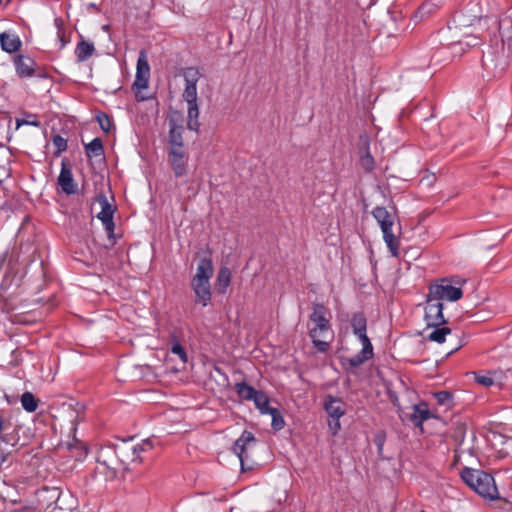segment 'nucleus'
Masks as SVG:
<instances>
[{
  "label": "nucleus",
  "instance_id": "obj_16",
  "mask_svg": "<svg viewBox=\"0 0 512 512\" xmlns=\"http://www.w3.org/2000/svg\"><path fill=\"white\" fill-rule=\"evenodd\" d=\"M61 166L58 184L67 195L74 194L76 192V184L73 179L70 164L66 160H63Z\"/></svg>",
  "mask_w": 512,
  "mask_h": 512
},
{
  "label": "nucleus",
  "instance_id": "obj_10",
  "mask_svg": "<svg viewBox=\"0 0 512 512\" xmlns=\"http://www.w3.org/2000/svg\"><path fill=\"white\" fill-rule=\"evenodd\" d=\"M425 311V322L427 327L442 326L447 323L443 315V304L439 300H432L430 295H427Z\"/></svg>",
  "mask_w": 512,
  "mask_h": 512
},
{
  "label": "nucleus",
  "instance_id": "obj_42",
  "mask_svg": "<svg viewBox=\"0 0 512 512\" xmlns=\"http://www.w3.org/2000/svg\"><path fill=\"white\" fill-rule=\"evenodd\" d=\"M362 167L367 171L370 172L374 168V158L370 154L369 151H367L360 159Z\"/></svg>",
  "mask_w": 512,
  "mask_h": 512
},
{
  "label": "nucleus",
  "instance_id": "obj_44",
  "mask_svg": "<svg viewBox=\"0 0 512 512\" xmlns=\"http://www.w3.org/2000/svg\"><path fill=\"white\" fill-rule=\"evenodd\" d=\"M373 441H374V444L377 447L378 455L382 456L383 447H384V443H385V434L383 432H378L374 436V440Z\"/></svg>",
  "mask_w": 512,
  "mask_h": 512
},
{
  "label": "nucleus",
  "instance_id": "obj_43",
  "mask_svg": "<svg viewBox=\"0 0 512 512\" xmlns=\"http://www.w3.org/2000/svg\"><path fill=\"white\" fill-rule=\"evenodd\" d=\"M131 447H137V454L135 455L136 461L141 462L140 453L152 448L151 441L149 439L144 440L141 444L131 445Z\"/></svg>",
  "mask_w": 512,
  "mask_h": 512
},
{
  "label": "nucleus",
  "instance_id": "obj_4",
  "mask_svg": "<svg viewBox=\"0 0 512 512\" xmlns=\"http://www.w3.org/2000/svg\"><path fill=\"white\" fill-rule=\"evenodd\" d=\"M372 215L381 228L383 239L389 249V252L393 257H398L400 241L392 232V227L395 223V216L382 206H376L372 211Z\"/></svg>",
  "mask_w": 512,
  "mask_h": 512
},
{
  "label": "nucleus",
  "instance_id": "obj_30",
  "mask_svg": "<svg viewBox=\"0 0 512 512\" xmlns=\"http://www.w3.org/2000/svg\"><path fill=\"white\" fill-rule=\"evenodd\" d=\"M85 153L88 158L103 157L104 147L100 138H94L90 143L85 145Z\"/></svg>",
  "mask_w": 512,
  "mask_h": 512
},
{
  "label": "nucleus",
  "instance_id": "obj_2",
  "mask_svg": "<svg viewBox=\"0 0 512 512\" xmlns=\"http://www.w3.org/2000/svg\"><path fill=\"white\" fill-rule=\"evenodd\" d=\"M461 479L472 490L484 498L495 500L499 493L495 480L491 474L469 467H464L460 472Z\"/></svg>",
  "mask_w": 512,
  "mask_h": 512
},
{
  "label": "nucleus",
  "instance_id": "obj_52",
  "mask_svg": "<svg viewBox=\"0 0 512 512\" xmlns=\"http://www.w3.org/2000/svg\"><path fill=\"white\" fill-rule=\"evenodd\" d=\"M459 348H461V345H458V347H455V348L453 349V352H454V351H456V350H458Z\"/></svg>",
  "mask_w": 512,
  "mask_h": 512
},
{
  "label": "nucleus",
  "instance_id": "obj_11",
  "mask_svg": "<svg viewBox=\"0 0 512 512\" xmlns=\"http://www.w3.org/2000/svg\"><path fill=\"white\" fill-rule=\"evenodd\" d=\"M200 78V73L197 68L188 67L184 72L185 89L182 97L187 104L197 102V82Z\"/></svg>",
  "mask_w": 512,
  "mask_h": 512
},
{
  "label": "nucleus",
  "instance_id": "obj_7",
  "mask_svg": "<svg viewBox=\"0 0 512 512\" xmlns=\"http://www.w3.org/2000/svg\"><path fill=\"white\" fill-rule=\"evenodd\" d=\"M96 201L101 207V211L96 215V217L102 222L107 232L108 239L113 245L115 243V224L113 221V216L116 210V206L109 202L107 196L103 192L97 194Z\"/></svg>",
  "mask_w": 512,
  "mask_h": 512
},
{
  "label": "nucleus",
  "instance_id": "obj_14",
  "mask_svg": "<svg viewBox=\"0 0 512 512\" xmlns=\"http://www.w3.org/2000/svg\"><path fill=\"white\" fill-rule=\"evenodd\" d=\"M494 24L498 25V33L500 38L499 46L507 48V51L512 54V17L504 15Z\"/></svg>",
  "mask_w": 512,
  "mask_h": 512
},
{
  "label": "nucleus",
  "instance_id": "obj_20",
  "mask_svg": "<svg viewBox=\"0 0 512 512\" xmlns=\"http://www.w3.org/2000/svg\"><path fill=\"white\" fill-rule=\"evenodd\" d=\"M183 126L174 119L169 120L168 143L170 149H184Z\"/></svg>",
  "mask_w": 512,
  "mask_h": 512
},
{
  "label": "nucleus",
  "instance_id": "obj_17",
  "mask_svg": "<svg viewBox=\"0 0 512 512\" xmlns=\"http://www.w3.org/2000/svg\"><path fill=\"white\" fill-rule=\"evenodd\" d=\"M490 19L466 15L463 11L456 12L452 18L455 29L467 28L478 25L480 28L488 23Z\"/></svg>",
  "mask_w": 512,
  "mask_h": 512
},
{
  "label": "nucleus",
  "instance_id": "obj_54",
  "mask_svg": "<svg viewBox=\"0 0 512 512\" xmlns=\"http://www.w3.org/2000/svg\"><path fill=\"white\" fill-rule=\"evenodd\" d=\"M5 398L8 400V402L10 403V400H9V397L8 395H5Z\"/></svg>",
  "mask_w": 512,
  "mask_h": 512
},
{
  "label": "nucleus",
  "instance_id": "obj_50",
  "mask_svg": "<svg viewBox=\"0 0 512 512\" xmlns=\"http://www.w3.org/2000/svg\"><path fill=\"white\" fill-rule=\"evenodd\" d=\"M466 282V279H458L455 281L456 284H464Z\"/></svg>",
  "mask_w": 512,
  "mask_h": 512
},
{
  "label": "nucleus",
  "instance_id": "obj_45",
  "mask_svg": "<svg viewBox=\"0 0 512 512\" xmlns=\"http://www.w3.org/2000/svg\"><path fill=\"white\" fill-rule=\"evenodd\" d=\"M465 37L467 38L466 41L458 40L457 42H454L453 44H459V45L465 44L467 47H473L478 44L476 41L477 40L476 37L471 38V36L469 34H465Z\"/></svg>",
  "mask_w": 512,
  "mask_h": 512
},
{
  "label": "nucleus",
  "instance_id": "obj_5",
  "mask_svg": "<svg viewBox=\"0 0 512 512\" xmlns=\"http://www.w3.org/2000/svg\"><path fill=\"white\" fill-rule=\"evenodd\" d=\"M97 470L106 475L107 479L113 480L120 471L119 460L112 445L101 447L97 454Z\"/></svg>",
  "mask_w": 512,
  "mask_h": 512
},
{
  "label": "nucleus",
  "instance_id": "obj_34",
  "mask_svg": "<svg viewBox=\"0 0 512 512\" xmlns=\"http://www.w3.org/2000/svg\"><path fill=\"white\" fill-rule=\"evenodd\" d=\"M21 404L27 412H34L38 407V401L31 392H25L21 395Z\"/></svg>",
  "mask_w": 512,
  "mask_h": 512
},
{
  "label": "nucleus",
  "instance_id": "obj_53",
  "mask_svg": "<svg viewBox=\"0 0 512 512\" xmlns=\"http://www.w3.org/2000/svg\"><path fill=\"white\" fill-rule=\"evenodd\" d=\"M103 29H104V30H108V29H109V26H108V25H105V26H103Z\"/></svg>",
  "mask_w": 512,
  "mask_h": 512
},
{
  "label": "nucleus",
  "instance_id": "obj_36",
  "mask_svg": "<svg viewBox=\"0 0 512 512\" xmlns=\"http://www.w3.org/2000/svg\"><path fill=\"white\" fill-rule=\"evenodd\" d=\"M434 398L437 403L442 406L450 407L452 404L453 396L449 391H439L434 393Z\"/></svg>",
  "mask_w": 512,
  "mask_h": 512
},
{
  "label": "nucleus",
  "instance_id": "obj_39",
  "mask_svg": "<svg viewBox=\"0 0 512 512\" xmlns=\"http://www.w3.org/2000/svg\"><path fill=\"white\" fill-rule=\"evenodd\" d=\"M434 10V5L431 3H423L415 13V18L422 20L429 16Z\"/></svg>",
  "mask_w": 512,
  "mask_h": 512
},
{
  "label": "nucleus",
  "instance_id": "obj_51",
  "mask_svg": "<svg viewBox=\"0 0 512 512\" xmlns=\"http://www.w3.org/2000/svg\"><path fill=\"white\" fill-rule=\"evenodd\" d=\"M459 348H461V345H458V347H455V348L453 349V352H454V351H456V350H458Z\"/></svg>",
  "mask_w": 512,
  "mask_h": 512
},
{
  "label": "nucleus",
  "instance_id": "obj_9",
  "mask_svg": "<svg viewBox=\"0 0 512 512\" xmlns=\"http://www.w3.org/2000/svg\"><path fill=\"white\" fill-rule=\"evenodd\" d=\"M256 445V438L252 432L244 430L241 436L234 442L232 450L239 458L241 467L244 470L246 463H251L249 451Z\"/></svg>",
  "mask_w": 512,
  "mask_h": 512
},
{
  "label": "nucleus",
  "instance_id": "obj_37",
  "mask_svg": "<svg viewBox=\"0 0 512 512\" xmlns=\"http://www.w3.org/2000/svg\"><path fill=\"white\" fill-rule=\"evenodd\" d=\"M52 143L56 147V150L54 152L55 156H59L62 152L66 151L67 149V140L63 138L61 135H54L52 137Z\"/></svg>",
  "mask_w": 512,
  "mask_h": 512
},
{
  "label": "nucleus",
  "instance_id": "obj_22",
  "mask_svg": "<svg viewBox=\"0 0 512 512\" xmlns=\"http://www.w3.org/2000/svg\"><path fill=\"white\" fill-rule=\"evenodd\" d=\"M14 64L16 73L19 77L25 78L34 75L36 63L32 58L23 55H17L14 58Z\"/></svg>",
  "mask_w": 512,
  "mask_h": 512
},
{
  "label": "nucleus",
  "instance_id": "obj_48",
  "mask_svg": "<svg viewBox=\"0 0 512 512\" xmlns=\"http://www.w3.org/2000/svg\"><path fill=\"white\" fill-rule=\"evenodd\" d=\"M331 428L334 430V433L340 428V422L339 420H334L333 426L330 424Z\"/></svg>",
  "mask_w": 512,
  "mask_h": 512
},
{
  "label": "nucleus",
  "instance_id": "obj_31",
  "mask_svg": "<svg viewBox=\"0 0 512 512\" xmlns=\"http://www.w3.org/2000/svg\"><path fill=\"white\" fill-rule=\"evenodd\" d=\"M234 388L239 398L245 401L252 400L258 391L254 387L248 385L246 382L236 383Z\"/></svg>",
  "mask_w": 512,
  "mask_h": 512
},
{
  "label": "nucleus",
  "instance_id": "obj_18",
  "mask_svg": "<svg viewBox=\"0 0 512 512\" xmlns=\"http://www.w3.org/2000/svg\"><path fill=\"white\" fill-rule=\"evenodd\" d=\"M14 431L15 426L12 424L11 418L6 417L0 411V442H3L5 445L14 446L17 442Z\"/></svg>",
  "mask_w": 512,
  "mask_h": 512
},
{
  "label": "nucleus",
  "instance_id": "obj_15",
  "mask_svg": "<svg viewBox=\"0 0 512 512\" xmlns=\"http://www.w3.org/2000/svg\"><path fill=\"white\" fill-rule=\"evenodd\" d=\"M191 288L195 294V303L201 304L206 307L212 297L210 281H196L191 280Z\"/></svg>",
  "mask_w": 512,
  "mask_h": 512
},
{
  "label": "nucleus",
  "instance_id": "obj_3",
  "mask_svg": "<svg viewBox=\"0 0 512 512\" xmlns=\"http://www.w3.org/2000/svg\"><path fill=\"white\" fill-rule=\"evenodd\" d=\"M511 55L507 48L499 46L498 41L494 45H489L482 55V68L486 73L483 74V77L495 78L502 76L509 66Z\"/></svg>",
  "mask_w": 512,
  "mask_h": 512
},
{
  "label": "nucleus",
  "instance_id": "obj_32",
  "mask_svg": "<svg viewBox=\"0 0 512 512\" xmlns=\"http://www.w3.org/2000/svg\"><path fill=\"white\" fill-rule=\"evenodd\" d=\"M252 401L261 414H266L272 407L269 406V397L261 390H258Z\"/></svg>",
  "mask_w": 512,
  "mask_h": 512
},
{
  "label": "nucleus",
  "instance_id": "obj_41",
  "mask_svg": "<svg viewBox=\"0 0 512 512\" xmlns=\"http://www.w3.org/2000/svg\"><path fill=\"white\" fill-rule=\"evenodd\" d=\"M171 352L177 355L183 363L187 362V353L184 347L178 341H175L172 344Z\"/></svg>",
  "mask_w": 512,
  "mask_h": 512
},
{
  "label": "nucleus",
  "instance_id": "obj_28",
  "mask_svg": "<svg viewBox=\"0 0 512 512\" xmlns=\"http://www.w3.org/2000/svg\"><path fill=\"white\" fill-rule=\"evenodd\" d=\"M231 282V271L228 267H221L218 271L215 289L218 294L224 295Z\"/></svg>",
  "mask_w": 512,
  "mask_h": 512
},
{
  "label": "nucleus",
  "instance_id": "obj_6",
  "mask_svg": "<svg viewBox=\"0 0 512 512\" xmlns=\"http://www.w3.org/2000/svg\"><path fill=\"white\" fill-rule=\"evenodd\" d=\"M149 79L150 65L148 63L147 52L145 50H140L137 59L135 80L133 83V88L138 90L135 94L137 101H145L147 99L146 96L140 94V91L148 87Z\"/></svg>",
  "mask_w": 512,
  "mask_h": 512
},
{
  "label": "nucleus",
  "instance_id": "obj_24",
  "mask_svg": "<svg viewBox=\"0 0 512 512\" xmlns=\"http://www.w3.org/2000/svg\"><path fill=\"white\" fill-rule=\"evenodd\" d=\"M412 410L413 411L409 415V419L416 427H422L424 421L433 417V415L427 408V404L424 402L417 405H413Z\"/></svg>",
  "mask_w": 512,
  "mask_h": 512
},
{
  "label": "nucleus",
  "instance_id": "obj_27",
  "mask_svg": "<svg viewBox=\"0 0 512 512\" xmlns=\"http://www.w3.org/2000/svg\"><path fill=\"white\" fill-rule=\"evenodd\" d=\"M94 53V44L81 38V40L77 43L75 48L77 62H84L88 60Z\"/></svg>",
  "mask_w": 512,
  "mask_h": 512
},
{
  "label": "nucleus",
  "instance_id": "obj_25",
  "mask_svg": "<svg viewBox=\"0 0 512 512\" xmlns=\"http://www.w3.org/2000/svg\"><path fill=\"white\" fill-rule=\"evenodd\" d=\"M330 330H317V327L310 329L309 336L318 352L326 353L330 348L329 341L322 340L329 334Z\"/></svg>",
  "mask_w": 512,
  "mask_h": 512
},
{
  "label": "nucleus",
  "instance_id": "obj_29",
  "mask_svg": "<svg viewBox=\"0 0 512 512\" xmlns=\"http://www.w3.org/2000/svg\"><path fill=\"white\" fill-rule=\"evenodd\" d=\"M188 110H187V128L191 131L198 132L200 123L198 121L199 117V107L197 102L187 104Z\"/></svg>",
  "mask_w": 512,
  "mask_h": 512
},
{
  "label": "nucleus",
  "instance_id": "obj_23",
  "mask_svg": "<svg viewBox=\"0 0 512 512\" xmlns=\"http://www.w3.org/2000/svg\"><path fill=\"white\" fill-rule=\"evenodd\" d=\"M213 264L210 256H203L199 259L197 264L196 274L192 280L196 281H210L213 276Z\"/></svg>",
  "mask_w": 512,
  "mask_h": 512
},
{
  "label": "nucleus",
  "instance_id": "obj_40",
  "mask_svg": "<svg viewBox=\"0 0 512 512\" xmlns=\"http://www.w3.org/2000/svg\"><path fill=\"white\" fill-rule=\"evenodd\" d=\"M474 379L476 381V383L484 386V387H490L494 384V380L493 378L490 376V372H488L487 374H478V373H474Z\"/></svg>",
  "mask_w": 512,
  "mask_h": 512
},
{
  "label": "nucleus",
  "instance_id": "obj_33",
  "mask_svg": "<svg viewBox=\"0 0 512 512\" xmlns=\"http://www.w3.org/2000/svg\"><path fill=\"white\" fill-rule=\"evenodd\" d=\"M434 330L427 336L430 341H434L437 343H443L447 335L451 334V329L445 326H436L433 327Z\"/></svg>",
  "mask_w": 512,
  "mask_h": 512
},
{
  "label": "nucleus",
  "instance_id": "obj_13",
  "mask_svg": "<svg viewBox=\"0 0 512 512\" xmlns=\"http://www.w3.org/2000/svg\"><path fill=\"white\" fill-rule=\"evenodd\" d=\"M113 447L119 460L120 470H126L129 462L136 461L137 447H131L129 441L122 440L120 443L113 444Z\"/></svg>",
  "mask_w": 512,
  "mask_h": 512
},
{
  "label": "nucleus",
  "instance_id": "obj_19",
  "mask_svg": "<svg viewBox=\"0 0 512 512\" xmlns=\"http://www.w3.org/2000/svg\"><path fill=\"white\" fill-rule=\"evenodd\" d=\"M327 308L321 303H314L310 320L315 323L317 330H330V321L327 318Z\"/></svg>",
  "mask_w": 512,
  "mask_h": 512
},
{
  "label": "nucleus",
  "instance_id": "obj_47",
  "mask_svg": "<svg viewBox=\"0 0 512 512\" xmlns=\"http://www.w3.org/2000/svg\"><path fill=\"white\" fill-rule=\"evenodd\" d=\"M22 124H30V125H33V126H39L40 123L38 121H25V120H22V121H17V126L19 127L20 125Z\"/></svg>",
  "mask_w": 512,
  "mask_h": 512
},
{
  "label": "nucleus",
  "instance_id": "obj_12",
  "mask_svg": "<svg viewBox=\"0 0 512 512\" xmlns=\"http://www.w3.org/2000/svg\"><path fill=\"white\" fill-rule=\"evenodd\" d=\"M188 154L185 149H169L168 162L176 177H182L187 173Z\"/></svg>",
  "mask_w": 512,
  "mask_h": 512
},
{
  "label": "nucleus",
  "instance_id": "obj_21",
  "mask_svg": "<svg viewBox=\"0 0 512 512\" xmlns=\"http://www.w3.org/2000/svg\"><path fill=\"white\" fill-rule=\"evenodd\" d=\"M327 414L334 420H339L345 414V404L341 398L328 395L324 401Z\"/></svg>",
  "mask_w": 512,
  "mask_h": 512
},
{
  "label": "nucleus",
  "instance_id": "obj_8",
  "mask_svg": "<svg viewBox=\"0 0 512 512\" xmlns=\"http://www.w3.org/2000/svg\"><path fill=\"white\" fill-rule=\"evenodd\" d=\"M428 294L432 300L457 301L462 298L463 291L449 284L447 279H442L440 283L430 285Z\"/></svg>",
  "mask_w": 512,
  "mask_h": 512
},
{
  "label": "nucleus",
  "instance_id": "obj_49",
  "mask_svg": "<svg viewBox=\"0 0 512 512\" xmlns=\"http://www.w3.org/2000/svg\"><path fill=\"white\" fill-rule=\"evenodd\" d=\"M61 41V48H63L66 43H67V40L65 39V35L63 37H58Z\"/></svg>",
  "mask_w": 512,
  "mask_h": 512
},
{
  "label": "nucleus",
  "instance_id": "obj_1",
  "mask_svg": "<svg viewBox=\"0 0 512 512\" xmlns=\"http://www.w3.org/2000/svg\"><path fill=\"white\" fill-rule=\"evenodd\" d=\"M349 322L353 334L362 344V349L356 355L345 358L344 362L351 368H357L373 357V345L367 335V317L363 312L353 313Z\"/></svg>",
  "mask_w": 512,
  "mask_h": 512
},
{
  "label": "nucleus",
  "instance_id": "obj_26",
  "mask_svg": "<svg viewBox=\"0 0 512 512\" xmlns=\"http://www.w3.org/2000/svg\"><path fill=\"white\" fill-rule=\"evenodd\" d=\"M0 44L5 52L14 53L21 48L22 42L16 34L3 32L0 34Z\"/></svg>",
  "mask_w": 512,
  "mask_h": 512
},
{
  "label": "nucleus",
  "instance_id": "obj_38",
  "mask_svg": "<svg viewBox=\"0 0 512 512\" xmlns=\"http://www.w3.org/2000/svg\"><path fill=\"white\" fill-rule=\"evenodd\" d=\"M96 120L99 123L100 128L105 132L108 133L111 129L112 123L111 119L106 113L100 112L96 116Z\"/></svg>",
  "mask_w": 512,
  "mask_h": 512
},
{
  "label": "nucleus",
  "instance_id": "obj_46",
  "mask_svg": "<svg viewBox=\"0 0 512 512\" xmlns=\"http://www.w3.org/2000/svg\"><path fill=\"white\" fill-rule=\"evenodd\" d=\"M55 25L57 27V36L63 37L64 36V28H63V21L60 18L55 19Z\"/></svg>",
  "mask_w": 512,
  "mask_h": 512
},
{
  "label": "nucleus",
  "instance_id": "obj_35",
  "mask_svg": "<svg viewBox=\"0 0 512 512\" xmlns=\"http://www.w3.org/2000/svg\"><path fill=\"white\" fill-rule=\"evenodd\" d=\"M266 414H270L272 417L271 426L275 431L281 430L285 426L284 418L277 408H271Z\"/></svg>",
  "mask_w": 512,
  "mask_h": 512
}]
</instances>
